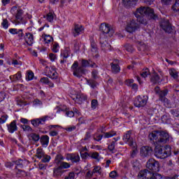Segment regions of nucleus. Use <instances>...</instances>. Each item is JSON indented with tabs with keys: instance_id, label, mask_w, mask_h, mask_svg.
I'll use <instances>...</instances> for the list:
<instances>
[{
	"instance_id": "1",
	"label": "nucleus",
	"mask_w": 179,
	"mask_h": 179,
	"mask_svg": "<svg viewBox=\"0 0 179 179\" xmlns=\"http://www.w3.org/2000/svg\"><path fill=\"white\" fill-rule=\"evenodd\" d=\"M135 16L137 18V20L141 23L142 24H145L146 23L143 20V17L142 16H150L151 19H156V15H155V12L153 10L149 7H142L137 9L136 12L135 13Z\"/></svg>"
},
{
	"instance_id": "2",
	"label": "nucleus",
	"mask_w": 179,
	"mask_h": 179,
	"mask_svg": "<svg viewBox=\"0 0 179 179\" xmlns=\"http://www.w3.org/2000/svg\"><path fill=\"white\" fill-rule=\"evenodd\" d=\"M155 152V156L157 159H166L171 155V148L169 145L156 146Z\"/></svg>"
},
{
	"instance_id": "3",
	"label": "nucleus",
	"mask_w": 179,
	"mask_h": 179,
	"mask_svg": "<svg viewBox=\"0 0 179 179\" xmlns=\"http://www.w3.org/2000/svg\"><path fill=\"white\" fill-rule=\"evenodd\" d=\"M138 178L143 179H176V178H166L159 173H152L148 170L141 171L138 175Z\"/></svg>"
},
{
	"instance_id": "4",
	"label": "nucleus",
	"mask_w": 179,
	"mask_h": 179,
	"mask_svg": "<svg viewBox=\"0 0 179 179\" xmlns=\"http://www.w3.org/2000/svg\"><path fill=\"white\" fill-rule=\"evenodd\" d=\"M123 141L125 142V143H128L129 146H132L134 148L133 150V152L131 153V157H134L135 155L138 153V150H136V143L134 142V140L131 138V132L128 131L123 136Z\"/></svg>"
},
{
	"instance_id": "5",
	"label": "nucleus",
	"mask_w": 179,
	"mask_h": 179,
	"mask_svg": "<svg viewBox=\"0 0 179 179\" xmlns=\"http://www.w3.org/2000/svg\"><path fill=\"white\" fill-rule=\"evenodd\" d=\"M148 96H138L134 101L135 107H144V106H146V103H148Z\"/></svg>"
},
{
	"instance_id": "6",
	"label": "nucleus",
	"mask_w": 179,
	"mask_h": 179,
	"mask_svg": "<svg viewBox=\"0 0 179 179\" xmlns=\"http://www.w3.org/2000/svg\"><path fill=\"white\" fill-rule=\"evenodd\" d=\"M45 75L50 79H57L58 78V73H57L55 66L46 67Z\"/></svg>"
},
{
	"instance_id": "7",
	"label": "nucleus",
	"mask_w": 179,
	"mask_h": 179,
	"mask_svg": "<svg viewBox=\"0 0 179 179\" xmlns=\"http://www.w3.org/2000/svg\"><path fill=\"white\" fill-rule=\"evenodd\" d=\"M71 69L73 71V73L74 76H77V78H80L85 71H83V67L78 68V62H75L74 64L71 66Z\"/></svg>"
},
{
	"instance_id": "8",
	"label": "nucleus",
	"mask_w": 179,
	"mask_h": 179,
	"mask_svg": "<svg viewBox=\"0 0 179 179\" xmlns=\"http://www.w3.org/2000/svg\"><path fill=\"white\" fill-rule=\"evenodd\" d=\"M159 162L153 159H150L147 162V169H149L152 171H159Z\"/></svg>"
},
{
	"instance_id": "9",
	"label": "nucleus",
	"mask_w": 179,
	"mask_h": 179,
	"mask_svg": "<svg viewBox=\"0 0 179 179\" xmlns=\"http://www.w3.org/2000/svg\"><path fill=\"white\" fill-rule=\"evenodd\" d=\"M136 29H138V24H136L135 20L127 22L126 26V31H127L128 33H134Z\"/></svg>"
},
{
	"instance_id": "10",
	"label": "nucleus",
	"mask_w": 179,
	"mask_h": 179,
	"mask_svg": "<svg viewBox=\"0 0 179 179\" xmlns=\"http://www.w3.org/2000/svg\"><path fill=\"white\" fill-rule=\"evenodd\" d=\"M50 117L48 116H45L42 118H39V119H35L31 121V124L34 127H38V125H40V124H44V122H45V121H48V120H50Z\"/></svg>"
},
{
	"instance_id": "11",
	"label": "nucleus",
	"mask_w": 179,
	"mask_h": 179,
	"mask_svg": "<svg viewBox=\"0 0 179 179\" xmlns=\"http://www.w3.org/2000/svg\"><path fill=\"white\" fill-rule=\"evenodd\" d=\"M169 141H170V136H169V134L164 131H160L158 142H160L161 143H167Z\"/></svg>"
},
{
	"instance_id": "12",
	"label": "nucleus",
	"mask_w": 179,
	"mask_h": 179,
	"mask_svg": "<svg viewBox=\"0 0 179 179\" xmlns=\"http://www.w3.org/2000/svg\"><path fill=\"white\" fill-rule=\"evenodd\" d=\"M140 153L143 157H148V156L152 154V148L148 146L142 147Z\"/></svg>"
},
{
	"instance_id": "13",
	"label": "nucleus",
	"mask_w": 179,
	"mask_h": 179,
	"mask_svg": "<svg viewBox=\"0 0 179 179\" xmlns=\"http://www.w3.org/2000/svg\"><path fill=\"white\" fill-rule=\"evenodd\" d=\"M162 76H163V75H162L161 72L156 73L153 71L151 81L153 82V83H160V82H162Z\"/></svg>"
},
{
	"instance_id": "14",
	"label": "nucleus",
	"mask_w": 179,
	"mask_h": 179,
	"mask_svg": "<svg viewBox=\"0 0 179 179\" xmlns=\"http://www.w3.org/2000/svg\"><path fill=\"white\" fill-rule=\"evenodd\" d=\"M11 13H15V12H17L15 17L17 20V22L18 23H20L22 21V15L23 14V11L22 10H17V8L16 7H13L10 10Z\"/></svg>"
},
{
	"instance_id": "15",
	"label": "nucleus",
	"mask_w": 179,
	"mask_h": 179,
	"mask_svg": "<svg viewBox=\"0 0 179 179\" xmlns=\"http://www.w3.org/2000/svg\"><path fill=\"white\" fill-rule=\"evenodd\" d=\"M24 39L28 45H33V43H34V37L33 36V34L31 33H26Z\"/></svg>"
},
{
	"instance_id": "16",
	"label": "nucleus",
	"mask_w": 179,
	"mask_h": 179,
	"mask_svg": "<svg viewBox=\"0 0 179 179\" xmlns=\"http://www.w3.org/2000/svg\"><path fill=\"white\" fill-rule=\"evenodd\" d=\"M67 160H71L73 163H78L80 160V157L78 154H69L66 156Z\"/></svg>"
},
{
	"instance_id": "17",
	"label": "nucleus",
	"mask_w": 179,
	"mask_h": 179,
	"mask_svg": "<svg viewBox=\"0 0 179 179\" xmlns=\"http://www.w3.org/2000/svg\"><path fill=\"white\" fill-rule=\"evenodd\" d=\"M7 128L8 132L10 134H13L15 131H17V126L16 125V120H13L10 123V124H7Z\"/></svg>"
},
{
	"instance_id": "18",
	"label": "nucleus",
	"mask_w": 179,
	"mask_h": 179,
	"mask_svg": "<svg viewBox=\"0 0 179 179\" xmlns=\"http://www.w3.org/2000/svg\"><path fill=\"white\" fill-rule=\"evenodd\" d=\"M161 26L162 27V29L166 31V33H172L173 32V27H171V25H170V23L169 21L164 22Z\"/></svg>"
},
{
	"instance_id": "19",
	"label": "nucleus",
	"mask_w": 179,
	"mask_h": 179,
	"mask_svg": "<svg viewBox=\"0 0 179 179\" xmlns=\"http://www.w3.org/2000/svg\"><path fill=\"white\" fill-rule=\"evenodd\" d=\"M83 31H85V28L83 27V26L76 25L74 27L73 34L75 36H79V34H81V33H83Z\"/></svg>"
},
{
	"instance_id": "20",
	"label": "nucleus",
	"mask_w": 179,
	"mask_h": 179,
	"mask_svg": "<svg viewBox=\"0 0 179 179\" xmlns=\"http://www.w3.org/2000/svg\"><path fill=\"white\" fill-rule=\"evenodd\" d=\"M155 93H157V94H159V97L161 99H163V97L166 96L167 93H169L167 90H164L163 91H160V88L159 87H155Z\"/></svg>"
},
{
	"instance_id": "21",
	"label": "nucleus",
	"mask_w": 179,
	"mask_h": 179,
	"mask_svg": "<svg viewBox=\"0 0 179 179\" xmlns=\"http://www.w3.org/2000/svg\"><path fill=\"white\" fill-rule=\"evenodd\" d=\"M42 41L45 44H50L53 41L52 36L44 34L42 35Z\"/></svg>"
},
{
	"instance_id": "22",
	"label": "nucleus",
	"mask_w": 179,
	"mask_h": 179,
	"mask_svg": "<svg viewBox=\"0 0 179 179\" xmlns=\"http://www.w3.org/2000/svg\"><path fill=\"white\" fill-rule=\"evenodd\" d=\"M159 134L160 132L154 131L149 134L148 138L150 141H153L155 142V141H157V138L159 139Z\"/></svg>"
},
{
	"instance_id": "23",
	"label": "nucleus",
	"mask_w": 179,
	"mask_h": 179,
	"mask_svg": "<svg viewBox=\"0 0 179 179\" xmlns=\"http://www.w3.org/2000/svg\"><path fill=\"white\" fill-rule=\"evenodd\" d=\"M41 145L43 148H47L50 143V137L48 136H43L41 138Z\"/></svg>"
},
{
	"instance_id": "24",
	"label": "nucleus",
	"mask_w": 179,
	"mask_h": 179,
	"mask_svg": "<svg viewBox=\"0 0 179 179\" xmlns=\"http://www.w3.org/2000/svg\"><path fill=\"white\" fill-rule=\"evenodd\" d=\"M100 30L101 31H103V33H105V34H107L110 33V25L106 23H102L100 26Z\"/></svg>"
},
{
	"instance_id": "25",
	"label": "nucleus",
	"mask_w": 179,
	"mask_h": 179,
	"mask_svg": "<svg viewBox=\"0 0 179 179\" xmlns=\"http://www.w3.org/2000/svg\"><path fill=\"white\" fill-rule=\"evenodd\" d=\"M69 167H71V165H69V164L66 162H62L60 164V166L55 169V173H58L59 170H62V169H69Z\"/></svg>"
},
{
	"instance_id": "26",
	"label": "nucleus",
	"mask_w": 179,
	"mask_h": 179,
	"mask_svg": "<svg viewBox=\"0 0 179 179\" xmlns=\"http://www.w3.org/2000/svg\"><path fill=\"white\" fill-rule=\"evenodd\" d=\"M10 79H11L12 82H16V80H20V79H22V73L19 72L14 76H10Z\"/></svg>"
},
{
	"instance_id": "27",
	"label": "nucleus",
	"mask_w": 179,
	"mask_h": 179,
	"mask_svg": "<svg viewBox=\"0 0 179 179\" xmlns=\"http://www.w3.org/2000/svg\"><path fill=\"white\" fill-rule=\"evenodd\" d=\"M70 54H71V52L69 50V48H66L61 51V56L63 57V58H68Z\"/></svg>"
},
{
	"instance_id": "28",
	"label": "nucleus",
	"mask_w": 179,
	"mask_h": 179,
	"mask_svg": "<svg viewBox=\"0 0 179 179\" xmlns=\"http://www.w3.org/2000/svg\"><path fill=\"white\" fill-rule=\"evenodd\" d=\"M34 79V73L31 71H28L26 73V80H33Z\"/></svg>"
},
{
	"instance_id": "29",
	"label": "nucleus",
	"mask_w": 179,
	"mask_h": 179,
	"mask_svg": "<svg viewBox=\"0 0 179 179\" xmlns=\"http://www.w3.org/2000/svg\"><path fill=\"white\" fill-rule=\"evenodd\" d=\"M88 167H89V166H85L84 169L85 171H87L85 175V178H92L93 177L94 173H93V171L89 170Z\"/></svg>"
},
{
	"instance_id": "30",
	"label": "nucleus",
	"mask_w": 179,
	"mask_h": 179,
	"mask_svg": "<svg viewBox=\"0 0 179 179\" xmlns=\"http://www.w3.org/2000/svg\"><path fill=\"white\" fill-rule=\"evenodd\" d=\"M54 17H55V14L52 12L48 13L45 16L46 20L48 22H52V20H54Z\"/></svg>"
},
{
	"instance_id": "31",
	"label": "nucleus",
	"mask_w": 179,
	"mask_h": 179,
	"mask_svg": "<svg viewBox=\"0 0 179 179\" xmlns=\"http://www.w3.org/2000/svg\"><path fill=\"white\" fill-rule=\"evenodd\" d=\"M115 134H116L115 131H112L104 133L103 134V136L104 138H113V136H115Z\"/></svg>"
},
{
	"instance_id": "32",
	"label": "nucleus",
	"mask_w": 179,
	"mask_h": 179,
	"mask_svg": "<svg viewBox=\"0 0 179 179\" xmlns=\"http://www.w3.org/2000/svg\"><path fill=\"white\" fill-rule=\"evenodd\" d=\"M169 73L171 78H173V79H177V78H178V73L174 69L169 70Z\"/></svg>"
},
{
	"instance_id": "33",
	"label": "nucleus",
	"mask_w": 179,
	"mask_h": 179,
	"mask_svg": "<svg viewBox=\"0 0 179 179\" xmlns=\"http://www.w3.org/2000/svg\"><path fill=\"white\" fill-rule=\"evenodd\" d=\"M90 157H92V159H94L95 160H100L101 157H100V155L97 152H91L90 153Z\"/></svg>"
},
{
	"instance_id": "34",
	"label": "nucleus",
	"mask_w": 179,
	"mask_h": 179,
	"mask_svg": "<svg viewBox=\"0 0 179 179\" xmlns=\"http://www.w3.org/2000/svg\"><path fill=\"white\" fill-rule=\"evenodd\" d=\"M36 157L38 159H42L44 157V152L42 149L38 148L36 150Z\"/></svg>"
},
{
	"instance_id": "35",
	"label": "nucleus",
	"mask_w": 179,
	"mask_h": 179,
	"mask_svg": "<svg viewBox=\"0 0 179 179\" xmlns=\"http://www.w3.org/2000/svg\"><path fill=\"white\" fill-rule=\"evenodd\" d=\"M94 173H96L99 174V176L101 175V173H103V171L101 170V166H95L93 169L92 171Z\"/></svg>"
},
{
	"instance_id": "36",
	"label": "nucleus",
	"mask_w": 179,
	"mask_h": 179,
	"mask_svg": "<svg viewBox=\"0 0 179 179\" xmlns=\"http://www.w3.org/2000/svg\"><path fill=\"white\" fill-rule=\"evenodd\" d=\"M142 78H148V75H150V71H149V69H145L143 70L142 73H141Z\"/></svg>"
},
{
	"instance_id": "37",
	"label": "nucleus",
	"mask_w": 179,
	"mask_h": 179,
	"mask_svg": "<svg viewBox=\"0 0 179 179\" xmlns=\"http://www.w3.org/2000/svg\"><path fill=\"white\" fill-rule=\"evenodd\" d=\"M103 135L99 134V133H96L94 135V141H96L97 142H100V141H101V139H103Z\"/></svg>"
},
{
	"instance_id": "38",
	"label": "nucleus",
	"mask_w": 179,
	"mask_h": 179,
	"mask_svg": "<svg viewBox=\"0 0 179 179\" xmlns=\"http://www.w3.org/2000/svg\"><path fill=\"white\" fill-rule=\"evenodd\" d=\"M173 12H178L179 10V0H176L175 4L172 6Z\"/></svg>"
},
{
	"instance_id": "39",
	"label": "nucleus",
	"mask_w": 179,
	"mask_h": 179,
	"mask_svg": "<svg viewBox=\"0 0 179 179\" xmlns=\"http://www.w3.org/2000/svg\"><path fill=\"white\" fill-rule=\"evenodd\" d=\"M58 59V57H57V55L54 54V53H50L49 55V59L52 62H55V61H57V59Z\"/></svg>"
},
{
	"instance_id": "40",
	"label": "nucleus",
	"mask_w": 179,
	"mask_h": 179,
	"mask_svg": "<svg viewBox=\"0 0 179 179\" xmlns=\"http://www.w3.org/2000/svg\"><path fill=\"white\" fill-rule=\"evenodd\" d=\"M111 66H112L113 72H115V73H117V72H120V66L119 65L112 64Z\"/></svg>"
},
{
	"instance_id": "41",
	"label": "nucleus",
	"mask_w": 179,
	"mask_h": 179,
	"mask_svg": "<svg viewBox=\"0 0 179 179\" xmlns=\"http://www.w3.org/2000/svg\"><path fill=\"white\" fill-rule=\"evenodd\" d=\"M52 50L53 52H58V51H59V44L57 43H54Z\"/></svg>"
},
{
	"instance_id": "42",
	"label": "nucleus",
	"mask_w": 179,
	"mask_h": 179,
	"mask_svg": "<svg viewBox=\"0 0 179 179\" xmlns=\"http://www.w3.org/2000/svg\"><path fill=\"white\" fill-rule=\"evenodd\" d=\"M9 117L7 115H3L0 117V124H5L8 121Z\"/></svg>"
},
{
	"instance_id": "43",
	"label": "nucleus",
	"mask_w": 179,
	"mask_h": 179,
	"mask_svg": "<svg viewBox=\"0 0 179 179\" xmlns=\"http://www.w3.org/2000/svg\"><path fill=\"white\" fill-rule=\"evenodd\" d=\"M40 82L41 83H43V85H48V83H50V80L47 77H43L41 78Z\"/></svg>"
},
{
	"instance_id": "44",
	"label": "nucleus",
	"mask_w": 179,
	"mask_h": 179,
	"mask_svg": "<svg viewBox=\"0 0 179 179\" xmlns=\"http://www.w3.org/2000/svg\"><path fill=\"white\" fill-rule=\"evenodd\" d=\"M91 47H92L91 51L92 52V55H94V54H96V52H97V48H96V43H92Z\"/></svg>"
},
{
	"instance_id": "45",
	"label": "nucleus",
	"mask_w": 179,
	"mask_h": 179,
	"mask_svg": "<svg viewBox=\"0 0 179 179\" xmlns=\"http://www.w3.org/2000/svg\"><path fill=\"white\" fill-rule=\"evenodd\" d=\"M42 103L41 102L40 100L38 99H35L34 101H33L32 102V106L34 107H38V106H41Z\"/></svg>"
},
{
	"instance_id": "46",
	"label": "nucleus",
	"mask_w": 179,
	"mask_h": 179,
	"mask_svg": "<svg viewBox=\"0 0 179 179\" xmlns=\"http://www.w3.org/2000/svg\"><path fill=\"white\" fill-rule=\"evenodd\" d=\"M1 26L5 29H8V27H9V23L8 22V20H3V22L1 23Z\"/></svg>"
},
{
	"instance_id": "47",
	"label": "nucleus",
	"mask_w": 179,
	"mask_h": 179,
	"mask_svg": "<svg viewBox=\"0 0 179 179\" xmlns=\"http://www.w3.org/2000/svg\"><path fill=\"white\" fill-rule=\"evenodd\" d=\"M51 160V157L50 155H43V158L42 159V162L43 163H48Z\"/></svg>"
},
{
	"instance_id": "48",
	"label": "nucleus",
	"mask_w": 179,
	"mask_h": 179,
	"mask_svg": "<svg viewBox=\"0 0 179 179\" xmlns=\"http://www.w3.org/2000/svg\"><path fill=\"white\" fill-rule=\"evenodd\" d=\"M109 176L110 178H117L118 174L117 173V171H113L109 173Z\"/></svg>"
},
{
	"instance_id": "49",
	"label": "nucleus",
	"mask_w": 179,
	"mask_h": 179,
	"mask_svg": "<svg viewBox=\"0 0 179 179\" xmlns=\"http://www.w3.org/2000/svg\"><path fill=\"white\" fill-rule=\"evenodd\" d=\"M17 30L18 29H16V28H10L9 29L8 31L10 34L15 35V34H17Z\"/></svg>"
},
{
	"instance_id": "50",
	"label": "nucleus",
	"mask_w": 179,
	"mask_h": 179,
	"mask_svg": "<svg viewBox=\"0 0 179 179\" xmlns=\"http://www.w3.org/2000/svg\"><path fill=\"white\" fill-rule=\"evenodd\" d=\"M69 2H71L69 0H61V7L67 6Z\"/></svg>"
},
{
	"instance_id": "51",
	"label": "nucleus",
	"mask_w": 179,
	"mask_h": 179,
	"mask_svg": "<svg viewBox=\"0 0 179 179\" xmlns=\"http://www.w3.org/2000/svg\"><path fill=\"white\" fill-rule=\"evenodd\" d=\"M78 99H80V100H86V99H87V97L85 96L83 94H82L80 96H76V98H73V100H75L76 101V100H78Z\"/></svg>"
},
{
	"instance_id": "52",
	"label": "nucleus",
	"mask_w": 179,
	"mask_h": 179,
	"mask_svg": "<svg viewBox=\"0 0 179 179\" xmlns=\"http://www.w3.org/2000/svg\"><path fill=\"white\" fill-rule=\"evenodd\" d=\"M80 156L82 157V159H87V157H89V156H90V154L87 153V152H80Z\"/></svg>"
},
{
	"instance_id": "53",
	"label": "nucleus",
	"mask_w": 179,
	"mask_h": 179,
	"mask_svg": "<svg viewBox=\"0 0 179 179\" xmlns=\"http://www.w3.org/2000/svg\"><path fill=\"white\" fill-rule=\"evenodd\" d=\"M61 159H62V156L61 155H57L55 158V163H57V164H59V163H61Z\"/></svg>"
},
{
	"instance_id": "54",
	"label": "nucleus",
	"mask_w": 179,
	"mask_h": 179,
	"mask_svg": "<svg viewBox=\"0 0 179 179\" xmlns=\"http://www.w3.org/2000/svg\"><path fill=\"white\" fill-rule=\"evenodd\" d=\"M82 66H90V63L87 60H82Z\"/></svg>"
},
{
	"instance_id": "55",
	"label": "nucleus",
	"mask_w": 179,
	"mask_h": 179,
	"mask_svg": "<svg viewBox=\"0 0 179 179\" xmlns=\"http://www.w3.org/2000/svg\"><path fill=\"white\" fill-rule=\"evenodd\" d=\"M76 175L75 173H70L69 176L66 177L65 179H75Z\"/></svg>"
},
{
	"instance_id": "56",
	"label": "nucleus",
	"mask_w": 179,
	"mask_h": 179,
	"mask_svg": "<svg viewBox=\"0 0 179 179\" xmlns=\"http://www.w3.org/2000/svg\"><path fill=\"white\" fill-rule=\"evenodd\" d=\"M91 106H92V108H96V107H97V100L96 99L92 100Z\"/></svg>"
},
{
	"instance_id": "57",
	"label": "nucleus",
	"mask_w": 179,
	"mask_h": 179,
	"mask_svg": "<svg viewBox=\"0 0 179 179\" xmlns=\"http://www.w3.org/2000/svg\"><path fill=\"white\" fill-rule=\"evenodd\" d=\"M138 0H123V3L124 5H129L131 2H136Z\"/></svg>"
},
{
	"instance_id": "58",
	"label": "nucleus",
	"mask_w": 179,
	"mask_h": 179,
	"mask_svg": "<svg viewBox=\"0 0 179 179\" xmlns=\"http://www.w3.org/2000/svg\"><path fill=\"white\" fill-rule=\"evenodd\" d=\"M66 117H69L70 118H72V117H73V115H75V113H73V111H68L66 113Z\"/></svg>"
},
{
	"instance_id": "59",
	"label": "nucleus",
	"mask_w": 179,
	"mask_h": 179,
	"mask_svg": "<svg viewBox=\"0 0 179 179\" xmlns=\"http://www.w3.org/2000/svg\"><path fill=\"white\" fill-rule=\"evenodd\" d=\"M5 97H6V95L4 92H0V102L3 101L5 100Z\"/></svg>"
},
{
	"instance_id": "60",
	"label": "nucleus",
	"mask_w": 179,
	"mask_h": 179,
	"mask_svg": "<svg viewBox=\"0 0 179 179\" xmlns=\"http://www.w3.org/2000/svg\"><path fill=\"white\" fill-rule=\"evenodd\" d=\"M17 34L19 37H23V29H18V30L17 31Z\"/></svg>"
},
{
	"instance_id": "61",
	"label": "nucleus",
	"mask_w": 179,
	"mask_h": 179,
	"mask_svg": "<svg viewBox=\"0 0 179 179\" xmlns=\"http://www.w3.org/2000/svg\"><path fill=\"white\" fill-rule=\"evenodd\" d=\"M134 84V80H126V85L127 86H130Z\"/></svg>"
},
{
	"instance_id": "62",
	"label": "nucleus",
	"mask_w": 179,
	"mask_h": 179,
	"mask_svg": "<svg viewBox=\"0 0 179 179\" xmlns=\"http://www.w3.org/2000/svg\"><path fill=\"white\" fill-rule=\"evenodd\" d=\"M22 129L24 131H31V127H30L29 126H27V125H23Z\"/></svg>"
},
{
	"instance_id": "63",
	"label": "nucleus",
	"mask_w": 179,
	"mask_h": 179,
	"mask_svg": "<svg viewBox=\"0 0 179 179\" xmlns=\"http://www.w3.org/2000/svg\"><path fill=\"white\" fill-rule=\"evenodd\" d=\"M20 121L22 122V124H27L29 122L27 119L23 117H22Z\"/></svg>"
},
{
	"instance_id": "64",
	"label": "nucleus",
	"mask_w": 179,
	"mask_h": 179,
	"mask_svg": "<svg viewBox=\"0 0 179 179\" xmlns=\"http://www.w3.org/2000/svg\"><path fill=\"white\" fill-rule=\"evenodd\" d=\"M32 139H34V141H39L40 136H38V135L37 134H34L32 136Z\"/></svg>"
}]
</instances>
